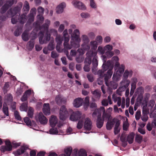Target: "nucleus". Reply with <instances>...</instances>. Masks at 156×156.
<instances>
[{
  "mask_svg": "<svg viewBox=\"0 0 156 156\" xmlns=\"http://www.w3.org/2000/svg\"><path fill=\"white\" fill-rule=\"evenodd\" d=\"M79 31L78 29L75 30L73 34L71 35L72 39L71 40V45L68 44V42L69 40V36L63 37L64 42V46L65 51L71 49L73 47L77 48L80 47L79 43L80 39V36Z\"/></svg>",
  "mask_w": 156,
  "mask_h": 156,
  "instance_id": "f257e3e1",
  "label": "nucleus"
},
{
  "mask_svg": "<svg viewBox=\"0 0 156 156\" xmlns=\"http://www.w3.org/2000/svg\"><path fill=\"white\" fill-rule=\"evenodd\" d=\"M47 22L48 24L45 23L40 27V29L44 30V31H41L39 33V42L41 44L46 43L50 40L51 35L48 32V24H50V21L47 20Z\"/></svg>",
  "mask_w": 156,
  "mask_h": 156,
  "instance_id": "f03ea898",
  "label": "nucleus"
},
{
  "mask_svg": "<svg viewBox=\"0 0 156 156\" xmlns=\"http://www.w3.org/2000/svg\"><path fill=\"white\" fill-rule=\"evenodd\" d=\"M112 69V68L108 71L107 73L105 74L104 78L105 83L108 87L107 92L109 94L112 93V89H116L118 86L117 83L115 81H111L109 83H108V80L111 78L113 73Z\"/></svg>",
  "mask_w": 156,
  "mask_h": 156,
  "instance_id": "7ed1b4c3",
  "label": "nucleus"
},
{
  "mask_svg": "<svg viewBox=\"0 0 156 156\" xmlns=\"http://www.w3.org/2000/svg\"><path fill=\"white\" fill-rule=\"evenodd\" d=\"M23 4L22 2H19L14 7L11 8L7 12V16L13 17L17 14H20L21 10L23 7Z\"/></svg>",
  "mask_w": 156,
  "mask_h": 156,
  "instance_id": "20e7f679",
  "label": "nucleus"
},
{
  "mask_svg": "<svg viewBox=\"0 0 156 156\" xmlns=\"http://www.w3.org/2000/svg\"><path fill=\"white\" fill-rule=\"evenodd\" d=\"M103 112L102 118L103 119L110 120L111 117V115L105 112V108L104 107H101L99 109H95L92 114V116L94 117L97 114L99 115L100 113L101 116V113Z\"/></svg>",
  "mask_w": 156,
  "mask_h": 156,
  "instance_id": "39448f33",
  "label": "nucleus"
},
{
  "mask_svg": "<svg viewBox=\"0 0 156 156\" xmlns=\"http://www.w3.org/2000/svg\"><path fill=\"white\" fill-rule=\"evenodd\" d=\"M97 53L96 51H88L86 54V57L84 60V64L90 65L91 62L92 58L96 56Z\"/></svg>",
  "mask_w": 156,
  "mask_h": 156,
  "instance_id": "423d86ee",
  "label": "nucleus"
},
{
  "mask_svg": "<svg viewBox=\"0 0 156 156\" xmlns=\"http://www.w3.org/2000/svg\"><path fill=\"white\" fill-rule=\"evenodd\" d=\"M68 116V112L66 107L62 106L61 107L59 112V118L60 120H65Z\"/></svg>",
  "mask_w": 156,
  "mask_h": 156,
  "instance_id": "0eeeda50",
  "label": "nucleus"
},
{
  "mask_svg": "<svg viewBox=\"0 0 156 156\" xmlns=\"http://www.w3.org/2000/svg\"><path fill=\"white\" fill-rule=\"evenodd\" d=\"M5 146H2L1 147L0 150L2 152H5L6 151H10L12 150V146L9 140L5 141Z\"/></svg>",
  "mask_w": 156,
  "mask_h": 156,
  "instance_id": "6e6552de",
  "label": "nucleus"
},
{
  "mask_svg": "<svg viewBox=\"0 0 156 156\" xmlns=\"http://www.w3.org/2000/svg\"><path fill=\"white\" fill-rule=\"evenodd\" d=\"M82 115V113L79 111L73 112L70 115L69 119L73 121H76L79 120Z\"/></svg>",
  "mask_w": 156,
  "mask_h": 156,
  "instance_id": "1a4fd4ad",
  "label": "nucleus"
},
{
  "mask_svg": "<svg viewBox=\"0 0 156 156\" xmlns=\"http://www.w3.org/2000/svg\"><path fill=\"white\" fill-rule=\"evenodd\" d=\"M72 3L74 6L79 9L85 10L86 9V7L84 5L79 1H74Z\"/></svg>",
  "mask_w": 156,
  "mask_h": 156,
  "instance_id": "9d476101",
  "label": "nucleus"
},
{
  "mask_svg": "<svg viewBox=\"0 0 156 156\" xmlns=\"http://www.w3.org/2000/svg\"><path fill=\"white\" fill-rule=\"evenodd\" d=\"M84 128L88 130L91 129L92 127V122L91 120L89 118H87L85 119L84 125Z\"/></svg>",
  "mask_w": 156,
  "mask_h": 156,
  "instance_id": "9b49d317",
  "label": "nucleus"
},
{
  "mask_svg": "<svg viewBox=\"0 0 156 156\" xmlns=\"http://www.w3.org/2000/svg\"><path fill=\"white\" fill-rule=\"evenodd\" d=\"M117 120H118V119L115 118H113L112 120H108L106 125L107 129L108 130H110L112 129Z\"/></svg>",
  "mask_w": 156,
  "mask_h": 156,
  "instance_id": "f8f14e48",
  "label": "nucleus"
},
{
  "mask_svg": "<svg viewBox=\"0 0 156 156\" xmlns=\"http://www.w3.org/2000/svg\"><path fill=\"white\" fill-rule=\"evenodd\" d=\"M39 121L42 124H45L48 122V119L44 115L42 112H40L38 115Z\"/></svg>",
  "mask_w": 156,
  "mask_h": 156,
  "instance_id": "ddd939ff",
  "label": "nucleus"
},
{
  "mask_svg": "<svg viewBox=\"0 0 156 156\" xmlns=\"http://www.w3.org/2000/svg\"><path fill=\"white\" fill-rule=\"evenodd\" d=\"M97 118L96 120V126L98 128L100 129L103 125L104 120L101 118L100 113L99 115L97 114Z\"/></svg>",
  "mask_w": 156,
  "mask_h": 156,
  "instance_id": "4468645a",
  "label": "nucleus"
},
{
  "mask_svg": "<svg viewBox=\"0 0 156 156\" xmlns=\"http://www.w3.org/2000/svg\"><path fill=\"white\" fill-rule=\"evenodd\" d=\"M42 111L45 115H49L50 114V108L49 103H44L43 105Z\"/></svg>",
  "mask_w": 156,
  "mask_h": 156,
  "instance_id": "2eb2a0df",
  "label": "nucleus"
},
{
  "mask_svg": "<svg viewBox=\"0 0 156 156\" xmlns=\"http://www.w3.org/2000/svg\"><path fill=\"white\" fill-rule=\"evenodd\" d=\"M49 121L50 126L52 127H54L57 124L58 119L56 116L52 115L51 116Z\"/></svg>",
  "mask_w": 156,
  "mask_h": 156,
  "instance_id": "dca6fc26",
  "label": "nucleus"
},
{
  "mask_svg": "<svg viewBox=\"0 0 156 156\" xmlns=\"http://www.w3.org/2000/svg\"><path fill=\"white\" fill-rule=\"evenodd\" d=\"M28 149V146L27 145H23L20 149H18L16 152L17 155H20L23 153L25 151Z\"/></svg>",
  "mask_w": 156,
  "mask_h": 156,
  "instance_id": "f3484780",
  "label": "nucleus"
},
{
  "mask_svg": "<svg viewBox=\"0 0 156 156\" xmlns=\"http://www.w3.org/2000/svg\"><path fill=\"white\" fill-rule=\"evenodd\" d=\"M120 121L119 120H117L116 122L114 128V133L115 135L118 134L120 131L121 127H120Z\"/></svg>",
  "mask_w": 156,
  "mask_h": 156,
  "instance_id": "a211bd4d",
  "label": "nucleus"
},
{
  "mask_svg": "<svg viewBox=\"0 0 156 156\" xmlns=\"http://www.w3.org/2000/svg\"><path fill=\"white\" fill-rule=\"evenodd\" d=\"M83 100L81 98L75 99L73 102L74 106L76 108H78L82 105Z\"/></svg>",
  "mask_w": 156,
  "mask_h": 156,
  "instance_id": "6ab92c4d",
  "label": "nucleus"
},
{
  "mask_svg": "<svg viewBox=\"0 0 156 156\" xmlns=\"http://www.w3.org/2000/svg\"><path fill=\"white\" fill-rule=\"evenodd\" d=\"M66 7V4L64 2L61 3L56 8V12L58 13H62L64 10V9Z\"/></svg>",
  "mask_w": 156,
  "mask_h": 156,
  "instance_id": "aec40b11",
  "label": "nucleus"
},
{
  "mask_svg": "<svg viewBox=\"0 0 156 156\" xmlns=\"http://www.w3.org/2000/svg\"><path fill=\"white\" fill-rule=\"evenodd\" d=\"M27 16L26 13H23L20 15L18 18L19 22L22 24H23L25 23L27 20Z\"/></svg>",
  "mask_w": 156,
  "mask_h": 156,
  "instance_id": "412c9836",
  "label": "nucleus"
},
{
  "mask_svg": "<svg viewBox=\"0 0 156 156\" xmlns=\"http://www.w3.org/2000/svg\"><path fill=\"white\" fill-rule=\"evenodd\" d=\"M55 101L58 105L65 104L66 102V99L65 98H62L58 96L56 97Z\"/></svg>",
  "mask_w": 156,
  "mask_h": 156,
  "instance_id": "4be33fe9",
  "label": "nucleus"
},
{
  "mask_svg": "<svg viewBox=\"0 0 156 156\" xmlns=\"http://www.w3.org/2000/svg\"><path fill=\"white\" fill-rule=\"evenodd\" d=\"M114 53L113 51H107L105 52V54L103 56V60L106 62L107 58H109L112 57L114 55Z\"/></svg>",
  "mask_w": 156,
  "mask_h": 156,
  "instance_id": "5701e85b",
  "label": "nucleus"
},
{
  "mask_svg": "<svg viewBox=\"0 0 156 156\" xmlns=\"http://www.w3.org/2000/svg\"><path fill=\"white\" fill-rule=\"evenodd\" d=\"M133 74V71L131 70H128L127 69L126 70L123 74V77L124 79L126 80L128 77H131Z\"/></svg>",
  "mask_w": 156,
  "mask_h": 156,
  "instance_id": "b1692460",
  "label": "nucleus"
},
{
  "mask_svg": "<svg viewBox=\"0 0 156 156\" xmlns=\"http://www.w3.org/2000/svg\"><path fill=\"white\" fill-rule=\"evenodd\" d=\"M72 151L71 147H68L64 149L65 154H62L60 156H70Z\"/></svg>",
  "mask_w": 156,
  "mask_h": 156,
  "instance_id": "393cba45",
  "label": "nucleus"
},
{
  "mask_svg": "<svg viewBox=\"0 0 156 156\" xmlns=\"http://www.w3.org/2000/svg\"><path fill=\"white\" fill-rule=\"evenodd\" d=\"M34 41L33 39H31L29 41L27 44V47L28 49L30 51L32 50L34 47Z\"/></svg>",
  "mask_w": 156,
  "mask_h": 156,
  "instance_id": "a878e982",
  "label": "nucleus"
},
{
  "mask_svg": "<svg viewBox=\"0 0 156 156\" xmlns=\"http://www.w3.org/2000/svg\"><path fill=\"white\" fill-rule=\"evenodd\" d=\"M94 97L98 99H99L101 96V92L98 90H95L92 92Z\"/></svg>",
  "mask_w": 156,
  "mask_h": 156,
  "instance_id": "bb28decb",
  "label": "nucleus"
},
{
  "mask_svg": "<svg viewBox=\"0 0 156 156\" xmlns=\"http://www.w3.org/2000/svg\"><path fill=\"white\" fill-rule=\"evenodd\" d=\"M22 39L24 41H27L29 39V33L27 31H24L22 35Z\"/></svg>",
  "mask_w": 156,
  "mask_h": 156,
  "instance_id": "cd10ccee",
  "label": "nucleus"
},
{
  "mask_svg": "<svg viewBox=\"0 0 156 156\" xmlns=\"http://www.w3.org/2000/svg\"><path fill=\"white\" fill-rule=\"evenodd\" d=\"M97 56L94 57L92 60L93 67L92 68V71L94 69H95L98 66V61L97 58Z\"/></svg>",
  "mask_w": 156,
  "mask_h": 156,
  "instance_id": "c85d7f7f",
  "label": "nucleus"
},
{
  "mask_svg": "<svg viewBox=\"0 0 156 156\" xmlns=\"http://www.w3.org/2000/svg\"><path fill=\"white\" fill-rule=\"evenodd\" d=\"M2 111L5 115L6 116H8L9 115V108L6 104L4 103L3 105L2 108Z\"/></svg>",
  "mask_w": 156,
  "mask_h": 156,
  "instance_id": "c756f323",
  "label": "nucleus"
},
{
  "mask_svg": "<svg viewBox=\"0 0 156 156\" xmlns=\"http://www.w3.org/2000/svg\"><path fill=\"white\" fill-rule=\"evenodd\" d=\"M30 9L29 4L28 2L26 1H25L23 9V12H28Z\"/></svg>",
  "mask_w": 156,
  "mask_h": 156,
  "instance_id": "7c9ffc66",
  "label": "nucleus"
},
{
  "mask_svg": "<svg viewBox=\"0 0 156 156\" xmlns=\"http://www.w3.org/2000/svg\"><path fill=\"white\" fill-rule=\"evenodd\" d=\"M134 134L133 133H131L127 137V141L129 144H132L133 141Z\"/></svg>",
  "mask_w": 156,
  "mask_h": 156,
  "instance_id": "2f4dec72",
  "label": "nucleus"
},
{
  "mask_svg": "<svg viewBox=\"0 0 156 156\" xmlns=\"http://www.w3.org/2000/svg\"><path fill=\"white\" fill-rule=\"evenodd\" d=\"M111 63L109 60L108 61L106 64H103L102 67L103 68L104 71H106L109 68V67L111 65Z\"/></svg>",
  "mask_w": 156,
  "mask_h": 156,
  "instance_id": "473e14b6",
  "label": "nucleus"
},
{
  "mask_svg": "<svg viewBox=\"0 0 156 156\" xmlns=\"http://www.w3.org/2000/svg\"><path fill=\"white\" fill-rule=\"evenodd\" d=\"M22 28L21 27H18L17 29L14 32V34L15 36L17 37L19 36L21 33Z\"/></svg>",
  "mask_w": 156,
  "mask_h": 156,
  "instance_id": "72a5a7b5",
  "label": "nucleus"
},
{
  "mask_svg": "<svg viewBox=\"0 0 156 156\" xmlns=\"http://www.w3.org/2000/svg\"><path fill=\"white\" fill-rule=\"evenodd\" d=\"M33 114L34 110L33 108L31 107H29L27 112L28 116L30 118H32L33 117Z\"/></svg>",
  "mask_w": 156,
  "mask_h": 156,
  "instance_id": "f704fd0d",
  "label": "nucleus"
},
{
  "mask_svg": "<svg viewBox=\"0 0 156 156\" xmlns=\"http://www.w3.org/2000/svg\"><path fill=\"white\" fill-rule=\"evenodd\" d=\"M9 8L6 4H5L0 9V12L3 14Z\"/></svg>",
  "mask_w": 156,
  "mask_h": 156,
  "instance_id": "c9c22d12",
  "label": "nucleus"
},
{
  "mask_svg": "<svg viewBox=\"0 0 156 156\" xmlns=\"http://www.w3.org/2000/svg\"><path fill=\"white\" fill-rule=\"evenodd\" d=\"M62 37L60 36H57L55 38L57 44L61 45L62 43Z\"/></svg>",
  "mask_w": 156,
  "mask_h": 156,
  "instance_id": "e433bc0d",
  "label": "nucleus"
},
{
  "mask_svg": "<svg viewBox=\"0 0 156 156\" xmlns=\"http://www.w3.org/2000/svg\"><path fill=\"white\" fill-rule=\"evenodd\" d=\"M118 69L117 72L119 73L120 74H122L124 72L125 70V66L123 64L120 65V67L117 68Z\"/></svg>",
  "mask_w": 156,
  "mask_h": 156,
  "instance_id": "4c0bfd02",
  "label": "nucleus"
},
{
  "mask_svg": "<svg viewBox=\"0 0 156 156\" xmlns=\"http://www.w3.org/2000/svg\"><path fill=\"white\" fill-rule=\"evenodd\" d=\"M79 156H87V152L84 150L80 149L78 152Z\"/></svg>",
  "mask_w": 156,
  "mask_h": 156,
  "instance_id": "58836bf2",
  "label": "nucleus"
},
{
  "mask_svg": "<svg viewBox=\"0 0 156 156\" xmlns=\"http://www.w3.org/2000/svg\"><path fill=\"white\" fill-rule=\"evenodd\" d=\"M97 43V42L96 41H92L90 42V44L93 49L95 50L97 49L98 45Z\"/></svg>",
  "mask_w": 156,
  "mask_h": 156,
  "instance_id": "ea45409f",
  "label": "nucleus"
},
{
  "mask_svg": "<svg viewBox=\"0 0 156 156\" xmlns=\"http://www.w3.org/2000/svg\"><path fill=\"white\" fill-rule=\"evenodd\" d=\"M20 109L22 111H26L27 109V103H23L20 106Z\"/></svg>",
  "mask_w": 156,
  "mask_h": 156,
  "instance_id": "a19ab883",
  "label": "nucleus"
},
{
  "mask_svg": "<svg viewBox=\"0 0 156 156\" xmlns=\"http://www.w3.org/2000/svg\"><path fill=\"white\" fill-rule=\"evenodd\" d=\"M98 51L100 53V54L101 55H103L106 52L105 49V47L103 48L100 46L98 47Z\"/></svg>",
  "mask_w": 156,
  "mask_h": 156,
  "instance_id": "79ce46f5",
  "label": "nucleus"
},
{
  "mask_svg": "<svg viewBox=\"0 0 156 156\" xmlns=\"http://www.w3.org/2000/svg\"><path fill=\"white\" fill-rule=\"evenodd\" d=\"M5 98L8 101L11 102L12 101V96L10 94H7L5 96Z\"/></svg>",
  "mask_w": 156,
  "mask_h": 156,
  "instance_id": "37998d69",
  "label": "nucleus"
},
{
  "mask_svg": "<svg viewBox=\"0 0 156 156\" xmlns=\"http://www.w3.org/2000/svg\"><path fill=\"white\" fill-rule=\"evenodd\" d=\"M24 121L25 123H26L27 125L31 126L32 124L30 120L28 117H26L24 118Z\"/></svg>",
  "mask_w": 156,
  "mask_h": 156,
  "instance_id": "c03bdc74",
  "label": "nucleus"
},
{
  "mask_svg": "<svg viewBox=\"0 0 156 156\" xmlns=\"http://www.w3.org/2000/svg\"><path fill=\"white\" fill-rule=\"evenodd\" d=\"M143 140L142 136L140 135H137L136 137V140L139 144L141 143Z\"/></svg>",
  "mask_w": 156,
  "mask_h": 156,
  "instance_id": "a18cd8bd",
  "label": "nucleus"
},
{
  "mask_svg": "<svg viewBox=\"0 0 156 156\" xmlns=\"http://www.w3.org/2000/svg\"><path fill=\"white\" fill-rule=\"evenodd\" d=\"M14 0H9L7 1L5 4H6L9 8L11 7L14 4Z\"/></svg>",
  "mask_w": 156,
  "mask_h": 156,
  "instance_id": "49530a36",
  "label": "nucleus"
},
{
  "mask_svg": "<svg viewBox=\"0 0 156 156\" xmlns=\"http://www.w3.org/2000/svg\"><path fill=\"white\" fill-rule=\"evenodd\" d=\"M9 87V82L6 83L3 87V90L4 92H7L8 90V88Z\"/></svg>",
  "mask_w": 156,
  "mask_h": 156,
  "instance_id": "de8ad7c7",
  "label": "nucleus"
},
{
  "mask_svg": "<svg viewBox=\"0 0 156 156\" xmlns=\"http://www.w3.org/2000/svg\"><path fill=\"white\" fill-rule=\"evenodd\" d=\"M55 48V46L52 42H50L48 46V49L49 50L52 51Z\"/></svg>",
  "mask_w": 156,
  "mask_h": 156,
  "instance_id": "09e8293b",
  "label": "nucleus"
},
{
  "mask_svg": "<svg viewBox=\"0 0 156 156\" xmlns=\"http://www.w3.org/2000/svg\"><path fill=\"white\" fill-rule=\"evenodd\" d=\"M34 16L33 13H30L29 15L28 21L30 23L33 22L34 19Z\"/></svg>",
  "mask_w": 156,
  "mask_h": 156,
  "instance_id": "8fccbe9b",
  "label": "nucleus"
},
{
  "mask_svg": "<svg viewBox=\"0 0 156 156\" xmlns=\"http://www.w3.org/2000/svg\"><path fill=\"white\" fill-rule=\"evenodd\" d=\"M50 133L52 134H55L58 133V131L57 128H52L50 129Z\"/></svg>",
  "mask_w": 156,
  "mask_h": 156,
  "instance_id": "3c124183",
  "label": "nucleus"
},
{
  "mask_svg": "<svg viewBox=\"0 0 156 156\" xmlns=\"http://www.w3.org/2000/svg\"><path fill=\"white\" fill-rule=\"evenodd\" d=\"M104 70L102 71L101 70H99L98 72V74L100 78H103L105 74H104Z\"/></svg>",
  "mask_w": 156,
  "mask_h": 156,
  "instance_id": "603ef678",
  "label": "nucleus"
},
{
  "mask_svg": "<svg viewBox=\"0 0 156 156\" xmlns=\"http://www.w3.org/2000/svg\"><path fill=\"white\" fill-rule=\"evenodd\" d=\"M14 116L15 118L18 120H21V117L20 116L19 112L17 111H16L14 112Z\"/></svg>",
  "mask_w": 156,
  "mask_h": 156,
  "instance_id": "864d4df0",
  "label": "nucleus"
},
{
  "mask_svg": "<svg viewBox=\"0 0 156 156\" xmlns=\"http://www.w3.org/2000/svg\"><path fill=\"white\" fill-rule=\"evenodd\" d=\"M141 116V112L140 111L138 110L136 112L135 115V118L136 120H138Z\"/></svg>",
  "mask_w": 156,
  "mask_h": 156,
  "instance_id": "5fc2aeb1",
  "label": "nucleus"
},
{
  "mask_svg": "<svg viewBox=\"0 0 156 156\" xmlns=\"http://www.w3.org/2000/svg\"><path fill=\"white\" fill-rule=\"evenodd\" d=\"M95 40L97 43L101 44L102 41V37L101 36H98L96 37Z\"/></svg>",
  "mask_w": 156,
  "mask_h": 156,
  "instance_id": "6e6d98bb",
  "label": "nucleus"
},
{
  "mask_svg": "<svg viewBox=\"0 0 156 156\" xmlns=\"http://www.w3.org/2000/svg\"><path fill=\"white\" fill-rule=\"evenodd\" d=\"M104 47L106 51H110L113 48L112 45L109 44L106 45Z\"/></svg>",
  "mask_w": 156,
  "mask_h": 156,
  "instance_id": "4d7b16f0",
  "label": "nucleus"
},
{
  "mask_svg": "<svg viewBox=\"0 0 156 156\" xmlns=\"http://www.w3.org/2000/svg\"><path fill=\"white\" fill-rule=\"evenodd\" d=\"M83 122L82 121L80 120L78 121L77 126V128L79 129H81L83 126Z\"/></svg>",
  "mask_w": 156,
  "mask_h": 156,
  "instance_id": "13d9d810",
  "label": "nucleus"
},
{
  "mask_svg": "<svg viewBox=\"0 0 156 156\" xmlns=\"http://www.w3.org/2000/svg\"><path fill=\"white\" fill-rule=\"evenodd\" d=\"M11 21V23L13 24H15L18 21V17L17 16H16L15 17H12Z\"/></svg>",
  "mask_w": 156,
  "mask_h": 156,
  "instance_id": "bf43d9fd",
  "label": "nucleus"
},
{
  "mask_svg": "<svg viewBox=\"0 0 156 156\" xmlns=\"http://www.w3.org/2000/svg\"><path fill=\"white\" fill-rule=\"evenodd\" d=\"M81 16L83 18H87L90 16L89 14L87 12L82 13L81 14Z\"/></svg>",
  "mask_w": 156,
  "mask_h": 156,
  "instance_id": "052dcab7",
  "label": "nucleus"
},
{
  "mask_svg": "<svg viewBox=\"0 0 156 156\" xmlns=\"http://www.w3.org/2000/svg\"><path fill=\"white\" fill-rule=\"evenodd\" d=\"M90 65L88 64H85L84 66L83 67V69L85 71L88 72L90 70Z\"/></svg>",
  "mask_w": 156,
  "mask_h": 156,
  "instance_id": "680f3d73",
  "label": "nucleus"
},
{
  "mask_svg": "<svg viewBox=\"0 0 156 156\" xmlns=\"http://www.w3.org/2000/svg\"><path fill=\"white\" fill-rule=\"evenodd\" d=\"M124 80V87L125 88H126L128 87L129 86V83H130V81L129 80Z\"/></svg>",
  "mask_w": 156,
  "mask_h": 156,
  "instance_id": "e2e57ef3",
  "label": "nucleus"
},
{
  "mask_svg": "<svg viewBox=\"0 0 156 156\" xmlns=\"http://www.w3.org/2000/svg\"><path fill=\"white\" fill-rule=\"evenodd\" d=\"M148 116L147 115H143L141 117V120L144 122H146L147 121L148 119Z\"/></svg>",
  "mask_w": 156,
  "mask_h": 156,
  "instance_id": "0e129e2a",
  "label": "nucleus"
},
{
  "mask_svg": "<svg viewBox=\"0 0 156 156\" xmlns=\"http://www.w3.org/2000/svg\"><path fill=\"white\" fill-rule=\"evenodd\" d=\"M87 76L88 80L90 82H92L94 81V79L92 75L88 74L87 75Z\"/></svg>",
  "mask_w": 156,
  "mask_h": 156,
  "instance_id": "69168bd1",
  "label": "nucleus"
},
{
  "mask_svg": "<svg viewBox=\"0 0 156 156\" xmlns=\"http://www.w3.org/2000/svg\"><path fill=\"white\" fill-rule=\"evenodd\" d=\"M115 101H117V104L119 106H120L121 104V98L120 97H118L116 98L114 100Z\"/></svg>",
  "mask_w": 156,
  "mask_h": 156,
  "instance_id": "338daca9",
  "label": "nucleus"
},
{
  "mask_svg": "<svg viewBox=\"0 0 156 156\" xmlns=\"http://www.w3.org/2000/svg\"><path fill=\"white\" fill-rule=\"evenodd\" d=\"M51 56L52 58H55L58 57V55L56 52L52 51L51 53Z\"/></svg>",
  "mask_w": 156,
  "mask_h": 156,
  "instance_id": "774afa93",
  "label": "nucleus"
}]
</instances>
